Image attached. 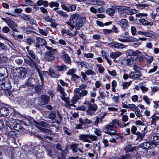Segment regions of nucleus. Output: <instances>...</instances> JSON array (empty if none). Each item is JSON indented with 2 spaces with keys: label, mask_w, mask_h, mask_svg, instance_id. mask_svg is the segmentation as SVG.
Listing matches in <instances>:
<instances>
[{
  "label": "nucleus",
  "mask_w": 159,
  "mask_h": 159,
  "mask_svg": "<svg viewBox=\"0 0 159 159\" xmlns=\"http://www.w3.org/2000/svg\"><path fill=\"white\" fill-rule=\"evenodd\" d=\"M45 48L48 51L45 52L44 53V59L47 61H52L54 60L55 56L57 52V50L55 49H52V47L46 45Z\"/></svg>",
  "instance_id": "obj_1"
},
{
  "label": "nucleus",
  "mask_w": 159,
  "mask_h": 159,
  "mask_svg": "<svg viewBox=\"0 0 159 159\" xmlns=\"http://www.w3.org/2000/svg\"><path fill=\"white\" fill-rule=\"evenodd\" d=\"M84 104L87 105V109L86 110V113L87 115L91 116L93 115L97 110L98 106L95 103L92 104L88 101L85 100Z\"/></svg>",
  "instance_id": "obj_2"
},
{
  "label": "nucleus",
  "mask_w": 159,
  "mask_h": 159,
  "mask_svg": "<svg viewBox=\"0 0 159 159\" xmlns=\"http://www.w3.org/2000/svg\"><path fill=\"white\" fill-rule=\"evenodd\" d=\"M117 120L115 119L113 120L112 123L106 125L104 129V132L110 135H118L116 133V130L114 129V126L117 124Z\"/></svg>",
  "instance_id": "obj_3"
},
{
  "label": "nucleus",
  "mask_w": 159,
  "mask_h": 159,
  "mask_svg": "<svg viewBox=\"0 0 159 159\" xmlns=\"http://www.w3.org/2000/svg\"><path fill=\"white\" fill-rule=\"evenodd\" d=\"M35 125L40 131L44 133L48 134L52 133V131L50 129L43 128L41 127H46L48 128L49 127L48 124L43 121H41L40 122L36 121L35 122Z\"/></svg>",
  "instance_id": "obj_4"
},
{
  "label": "nucleus",
  "mask_w": 159,
  "mask_h": 159,
  "mask_svg": "<svg viewBox=\"0 0 159 159\" xmlns=\"http://www.w3.org/2000/svg\"><path fill=\"white\" fill-rule=\"evenodd\" d=\"M79 137L80 140L89 143H91V141L89 139L92 141H96L98 139L97 136L89 134H80L79 135Z\"/></svg>",
  "instance_id": "obj_5"
},
{
  "label": "nucleus",
  "mask_w": 159,
  "mask_h": 159,
  "mask_svg": "<svg viewBox=\"0 0 159 159\" xmlns=\"http://www.w3.org/2000/svg\"><path fill=\"white\" fill-rule=\"evenodd\" d=\"M11 87V84L8 81L0 84L1 89L4 90L5 93L7 95H10L11 94V92L10 90Z\"/></svg>",
  "instance_id": "obj_6"
},
{
  "label": "nucleus",
  "mask_w": 159,
  "mask_h": 159,
  "mask_svg": "<svg viewBox=\"0 0 159 159\" xmlns=\"http://www.w3.org/2000/svg\"><path fill=\"white\" fill-rule=\"evenodd\" d=\"M79 14L78 13H75L72 14L70 19V21L69 22H66V23L70 26V30H71L74 29L75 27V25H72V24H74L76 22L77 20H79L80 18Z\"/></svg>",
  "instance_id": "obj_7"
},
{
  "label": "nucleus",
  "mask_w": 159,
  "mask_h": 159,
  "mask_svg": "<svg viewBox=\"0 0 159 159\" xmlns=\"http://www.w3.org/2000/svg\"><path fill=\"white\" fill-rule=\"evenodd\" d=\"M2 19L6 23L8 26L12 29L13 31L16 32H18L17 29L16 28L17 27V25L13 20L8 17L6 18H2Z\"/></svg>",
  "instance_id": "obj_8"
},
{
  "label": "nucleus",
  "mask_w": 159,
  "mask_h": 159,
  "mask_svg": "<svg viewBox=\"0 0 159 159\" xmlns=\"http://www.w3.org/2000/svg\"><path fill=\"white\" fill-rule=\"evenodd\" d=\"M70 149L72 150V152L76 154L82 155L84 152L83 150H82V148H79V144L78 143H72L70 146Z\"/></svg>",
  "instance_id": "obj_9"
},
{
  "label": "nucleus",
  "mask_w": 159,
  "mask_h": 159,
  "mask_svg": "<svg viewBox=\"0 0 159 159\" xmlns=\"http://www.w3.org/2000/svg\"><path fill=\"white\" fill-rule=\"evenodd\" d=\"M14 73L18 77L22 78L24 77L26 74L27 70L24 67L17 68L15 69Z\"/></svg>",
  "instance_id": "obj_10"
},
{
  "label": "nucleus",
  "mask_w": 159,
  "mask_h": 159,
  "mask_svg": "<svg viewBox=\"0 0 159 159\" xmlns=\"http://www.w3.org/2000/svg\"><path fill=\"white\" fill-rule=\"evenodd\" d=\"M57 90L60 93V97L61 99L63 101H66L68 98V97H66L67 94L64 91V88L61 87L60 84H58Z\"/></svg>",
  "instance_id": "obj_11"
},
{
  "label": "nucleus",
  "mask_w": 159,
  "mask_h": 159,
  "mask_svg": "<svg viewBox=\"0 0 159 159\" xmlns=\"http://www.w3.org/2000/svg\"><path fill=\"white\" fill-rule=\"evenodd\" d=\"M86 21V19L85 17H82L80 18L77 22H76L75 24V28L77 30H79L81 28Z\"/></svg>",
  "instance_id": "obj_12"
},
{
  "label": "nucleus",
  "mask_w": 159,
  "mask_h": 159,
  "mask_svg": "<svg viewBox=\"0 0 159 159\" xmlns=\"http://www.w3.org/2000/svg\"><path fill=\"white\" fill-rule=\"evenodd\" d=\"M50 98L45 95L41 96L39 99V102L41 105H46L48 103Z\"/></svg>",
  "instance_id": "obj_13"
},
{
  "label": "nucleus",
  "mask_w": 159,
  "mask_h": 159,
  "mask_svg": "<svg viewBox=\"0 0 159 159\" xmlns=\"http://www.w3.org/2000/svg\"><path fill=\"white\" fill-rule=\"evenodd\" d=\"M28 58L25 59V61L26 63L32 68H34L35 66L36 63L35 61L31 59L29 56H28Z\"/></svg>",
  "instance_id": "obj_14"
},
{
  "label": "nucleus",
  "mask_w": 159,
  "mask_h": 159,
  "mask_svg": "<svg viewBox=\"0 0 159 159\" xmlns=\"http://www.w3.org/2000/svg\"><path fill=\"white\" fill-rule=\"evenodd\" d=\"M155 143L153 141L145 142L143 143V146L145 149H148L149 148H154L156 147Z\"/></svg>",
  "instance_id": "obj_15"
},
{
  "label": "nucleus",
  "mask_w": 159,
  "mask_h": 159,
  "mask_svg": "<svg viewBox=\"0 0 159 159\" xmlns=\"http://www.w3.org/2000/svg\"><path fill=\"white\" fill-rule=\"evenodd\" d=\"M142 74L140 72H131L129 73V78L131 79H137L141 76Z\"/></svg>",
  "instance_id": "obj_16"
},
{
  "label": "nucleus",
  "mask_w": 159,
  "mask_h": 159,
  "mask_svg": "<svg viewBox=\"0 0 159 159\" xmlns=\"http://www.w3.org/2000/svg\"><path fill=\"white\" fill-rule=\"evenodd\" d=\"M7 68L4 67L0 68V80L4 79V76L7 74Z\"/></svg>",
  "instance_id": "obj_17"
},
{
  "label": "nucleus",
  "mask_w": 159,
  "mask_h": 159,
  "mask_svg": "<svg viewBox=\"0 0 159 159\" xmlns=\"http://www.w3.org/2000/svg\"><path fill=\"white\" fill-rule=\"evenodd\" d=\"M128 21L126 19H122L119 21V25L121 28L123 30H125L128 26Z\"/></svg>",
  "instance_id": "obj_18"
},
{
  "label": "nucleus",
  "mask_w": 159,
  "mask_h": 159,
  "mask_svg": "<svg viewBox=\"0 0 159 159\" xmlns=\"http://www.w3.org/2000/svg\"><path fill=\"white\" fill-rule=\"evenodd\" d=\"M9 113V109L6 107H3L0 109V117L2 116H6Z\"/></svg>",
  "instance_id": "obj_19"
},
{
  "label": "nucleus",
  "mask_w": 159,
  "mask_h": 159,
  "mask_svg": "<svg viewBox=\"0 0 159 159\" xmlns=\"http://www.w3.org/2000/svg\"><path fill=\"white\" fill-rule=\"evenodd\" d=\"M122 63L125 65H127L129 66L132 65L134 63V59L133 57L124 59L122 61Z\"/></svg>",
  "instance_id": "obj_20"
},
{
  "label": "nucleus",
  "mask_w": 159,
  "mask_h": 159,
  "mask_svg": "<svg viewBox=\"0 0 159 159\" xmlns=\"http://www.w3.org/2000/svg\"><path fill=\"white\" fill-rule=\"evenodd\" d=\"M75 94L74 95L72 98L70 102L73 104H75L79 100L81 99V98L80 96L77 93H75Z\"/></svg>",
  "instance_id": "obj_21"
},
{
  "label": "nucleus",
  "mask_w": 159,
  "mask_h": 159,
  "mask_svg": "<svg viewBox=\"0 0 159 159\" xmlns=\"http://www.w3.org/2000/svg\"><path fill=\"white\" fill-rule=\"evenodd\" d=\"M34 67L35 68L36 70L39 73V75L40 78L41 82V86L42 87L44 84V81L42 73L40 71V69L38 66H37L36 65H35V66H34Z\"/></svg>",
  "instance_id": "obj_22"
},
{
  "label": "nucleus",
  "mask_w": 159,
  "mask_h": 159,
  "mask_svg": "<svg viewBox=\"0 0 159 159\" xmlns=\"http://www.w3.org/2000/svg\"><path fill=\"white\" fill-rule=\"evenodd\" d=\"M112 46L115 48L118 49L124 48L125 47V45L124 44L121 43H118L116 42L113 43Z\"/></svg>",
  "instance_id": "obj_23"
},
{
  "label": "nucleus",
  "mask_w": 159,
  "mask_h": 159,
  "mask_svg": "<svg viewBox=\"0 0 159 159\" xmlns=\"http://www.w3.org/2000/svg\"><path fill=\"white\" fill-rule=\"evenodd\" d=\"M49 73L50 76L51 78H57L59 76V75L54 71L52 69H50L49 70Z\"/></svg>",
  "instance_id": "obj_24"
},
{
  "label": "nucleus",
  "mask_w": 159,
  "mask_h": 159,
  "mask_svg": "<svg viewBox=\"0 0 159 159\" xmlns=\"http://www.w3.org/2000/svg\"><path fill=\"white\" fill-rule=\"evenodd\" d=\"M57 70L58 71H61L65 70L67 68V66L65 64H61L60 65L56 66Z\"/></svg>",
  "instance_id": "obj_25"
},
{
  "label": "nucleus",
  "mask_w": 159,
  "mask_h": 159,
  "mask_svg": "<svg viewBox=\"0 0 159 159\" xmlns=\"http://www.w3.org/2000/svg\"><path fill=\"white\" fill-rule=\"evenodd\" d=\"M139 22L143 25H152L153 23L152 22H149L148 21L143 19H140L139 20Z\"/></svg>",
  "instance_id": "obj_26"
},
{
  "label": "nucleus",
  "mask_w": 159,
  "mask_h": 159,
  "mask_svg": "<svg viewBox=\"0 0 159 159\" xmlns=\"http://www.w3.org/2000/svg\"><path fill=\"white\" fill-rule=\"evenodd\" d=\"M28 53L30 57L34 59L36 62L38 63L39 62V60L37 57L36 56L35 53L32 50L28 51Z\"/></svg>",
  "instance_id": "obj_27"
},
{
  "label": "nucleus",
  "mask_w": 159,
  "mask_h": 159,
  "mask_svg": "<svg viewBox=\"0 0 159 159\" xmlns=\"http://www.w3.org/2000/svg\"><path fill=\"white\" fill-rule=\"evenodd\" d=\"M77 93L80 96L81 98V99L83 98L84 96L87 95L88 94V91L86 89H82L80 90L79 93Z\"/></svg>",
  "instance_id": "obj_28"
},
{
  "label": "nucleus",
  "mask_w": 159,
  "mask_h": 159,
  "mask_svg": "<svg viewBox=\"0 0 159 159\" xmlns=\"http://www.w3.org/2000/svg\"><path fill=\"white\" fill-rule=\"evenodd\" d=\"M135 134L137 136L136 140L139 141L143 140V138L145 135L144 133H141L139 131L136 132Z\"/></svg>",
  "instance_id": "obj_29"
},
{
  "label": "nucleus",
  "mask_w": 159,
  "mask_h": 159,
  "mask_svg": "<svg viewBox=\"0 0 159 159\" xmlns=\"http://www.w3.org/2000/svg\"><path fill=\"white\" fill-rule=\"evenodd\" d=\"M36 41L41 46L45 45L46 44V42L45 40L41 38L37 37L36 38Z\"/></svg>",
  "instance_id": "obj_30"
},
{
  "label": "nucleus",
  "mask_w": 159,
  "mask_h": 159,
  "mask_svg": "<svg viewBox=\"0 0 159 159\" xmlns=\"http://www.w3.org/2000/svg\"><path fill=\"white\" fill-rule=\"evenodd\" d=\"M151 125H155L157 121H158L159 120V117L155 115H153L151 117Z\"/></svg>",
  "instance_id": "obj_31"
},
{
  "label": "nucleus",
  "mask_w": 159,
  "mask_h": 159,
  "mask_svg": "<svg viewBox=\"0 0 159 159\" xmlns=\"http://www.w3.org/2000/svg\"><path fill=\"white\" fill-rule=\"evenodd\" d=\"M63 58L66 63L70 64L71 61L69 56L67 54H64L63 55Z\"/></svg>",
  "instance_id": "obj_32"
},
{
  "label": "nucleus",
  "mask_w": 159,
  "mask_h": 159,
  "mask_svg": "<svg viewBox=\"0 0 159 159\" xmlns=\"http://www.w3.org/2000/svg\"><path fill=\"white\" fill-rule=\"evenodd\" d=\"M122 54V52H111L110 54L111 57L112 58H116L118 57Z\"/></svg>",
  "instance_id": "obj_33"
},
{
  "label": "nucleus",
  "mask_w": 159,
  "mask_h": 159,
  "mask_svg": "<svg viewBox=\"0 0 159 159\" xmlns=\"http://www.w3.org/2000/svg\"><path fill=\"white\" fill-rule=\"evenodd\" d=\"M91 2L92 4L94 5L101 6L104 4V2L101 1L100 0H92Z\"/></svg>",
  "instance_id": "obj_34"
},
{
  "label": "nucleus",
  "mask_w": 159,
  "mask_h": 159,
  "mask_svg": "<svg viewBox=\"0 0 159 159\" xmlns=\"http://www.w3.org/2000/svg\"><path fill=\"white\" fill-rule=\"evenodd\" d=\"M125 38L126 42H131L139 41L138 39L132 36L127 37Z\"/></svg>",
  "instance_id": "obj_35"
},
{
  "label": "nucleus",
  "mask_w": 159,
  "mask_h": 159,
  "mask_svg": "<svg viewBox=\"0 0 159 159\" xmlns=\"http://www.w3.org/2000/svg\"><path fill=\"white\" fill-rule=\"evenodd\" d=\"M87 87V85L85 84H81L79 86V88H75L74 90V93H79L81 90L84 89Z\"/></svg>",
  "instance_id": "obj_36"
},
{
  "label": "nucleus",
  "mask_w": 159,
  "mask_h": 159,
  "mask_svg": "<svg viewBox=\"0 0 159 159\" xmlns=\"http://www.w3.org/2000/svg\"><path fill=\"white\" fill-rule=\"evenodd\" d=\"M35 83V79L33 78H30L26 83L27 85L30 86H33L34 85Z\"/></svg>",
  "instance_id": "obj_37"
},
{
  "label": "nucleus",
  "mask_w": 159,
  "mask_h": 159,
  "mask_svg": "<svg viewBox=\"0 0 159 159\" xmlns=\"http://www.w3.org/2000/svg\"><path fill=\"white\" fill-rule=\"evenodd\" d=\"M96 66L98 68V72L101 74H102L105 70V68L101 64H97Z\"/></svg>",
  "instance_id": "obj_38"
},
{
  "label": "nucleus",
  "mask_w": 159,
  "mask_h": 159,
  "mask_svg": "<svg viewBox=\"0 0 159 159\" xmlns=\"http://www.w3.org/2000/svg\"><path fill=\"white\" fill-rule=\"evenodd\" d=\"M81 123L84 124V126H85L86 124H89L91 123L92 121L88 119H82L81 118Z\"/></svg>",
  "instance_id": "obj_39"
},
{
  "label": "nucleus",
  "mask_w": 159,
  "mask_h": 159,
  "mask_svg": "<svg viewBox=\"0 0 159 159\" xmlns=\"http://www.w3.org/2000/svg\"><path fill=\"white\" fill-rule=\"evenodd\" d=\"M70 99L69 97H68L67 101H64L66 103L65 104V107L67 108H70L71 106H74V105L71 103L70 101Z\"/></svg>",
  "instance_id": "obj_40"
},
{
  "label": "nucleus",
  "mask_w": 159,
  "mask_h": 159,
  "mask_svg": "<svg viewBox=\"0 0 159 159\" xmlns=\"http://www.w3.org/2000/svg\"><path fill=\"white\" fill-rule=\"evenodd\" d=\"M115 12V10L111 8H108L106 11L107 13L110 16H113Z\"/></svg>",
  "instance_id": "obj_41"
},
{
  "label": "nucleus",
  "mask_w": 159,
  "mask_h": 159,
  "mask_svg": "<svg viewBox=\"0 0 159 159\" xmlns=\"http://www.w3.org/2000/svg\"><path fill=\"white\" fill-rule=\"evenodd\" d=\"M79 121L80 122V123L76 125L75 127V128L76 129H84V127H83V125H84V124L81 122V118H80L79 119Z\"/></svg>",
  "instance_id": "obj_42"
},
{
  "label": "nucleus",
  "mask_w": 159,
  "mask_h": 159,
  "mask_svg": "<svg viewBox=\"0 0 159 159\" xmlns=\"http://www.w3.org/2000/svg\"><path fill=\"white\" fill-rule=\"evenodd\" d=\"M49 5L50 7L52 8L54 7H59V5L57 2H51L49 3Z\"/></svg>",
  "instance_id": "obj_43"
},
{
  "label": "nucleus",
  "mask_w": 159,
  "mask_h": 159,
  "mask_svg": "<svg viewBox=\"0 0 159 159\" xmlns=\"http://www.w3.org/2000/svg\"><path fill=\"white\" fill-rule=\"evenodd\" d=\"M131 145L130 144H129L125 148V150L127 152H132L135 149L134 147H131Z\"/></svg>",
  "instance_id": "obj_44"
},
{
  "label": "nucleus",
  "mask_w": 159,
  "mask_h": 159,
  "mask_svg": "<svg viewBox=\"0 0 159 159\" xmlns=\"http://www.w3.org/2000/svg\"><path fill=\"white\" fill-rule=\"evenodd\" d=\"M131 81H129V82H122V87L123 89H126L131 84Z\"/></svg>",
  "instance_id": "obj_45"
},
{
  "label": "nucleus",
  "mask_w": 159,
  "mask_h": 159,
  "mask_svg": "<svg viewBox=\"0 0 159 159\" xmlns=\"http://www.w3.org/2000/svg\"><path fill=\"white\" fill-rule=\"evenodd\" d=\"M79 64L81 65L82 67H83L84 66H85V67L87 69H92L93 68V66H91L89 67H86L89 65V64L86 62H84L82 61L79 62Z\"/></svg>",
  "instance_id": "obj_46"
},
{
  "label": "nucleus",
  "mask_w": 159,
  "mask_h": 159,
  "mask_svg": "<svg viewBox=\"0 0 159 159\" xmlns=\"http://www.w3.org/2000/svg\"><path fill=\"white\" fill-rule=\"evenodd\" d=\"M48 151V155L52 157H56V155L55 154V152H53L52 151L50 150H47Z\"/></svg>",
  "instance_id": "obj_47"
},
{
  "label": "nucleus",
  "mask_w": 159,
  "mask_h": 159,
  "mask_svg": "<svg viewBox=\"0 0 159 159\" xmlns=\"http://www.w3.org/2000/svg\"><path fill=\"white\" fill-rule=\"evenodd\" d=\"M57 12L60 16L64 17L68 16V15H67L66 12H63L62 11L58 10L57 11Z\"/></svg>",
  "instance_id": "obj_48"
},
{
  "label": "nucleus",
  "mask_w": 159,
  "mask_h": 159,
  "mask_svg": "<svg viewBox=\"0 0 159 159\" xmlns=\"http://www.w3.org/2000/svg\"><path fill=\"white\" fill-rule=\"evenodd\" d=\"M137 7L140 9H143L146 7H148L149 6V5L147 4H139L137 5Z\"/></svg>",
  "instance_id": "obj_49"
},
{
  "label": "nucleus",
  "mask_w": 159,
  "mask_h": 159,
  "mask_svg": "<svg viewBox=\"0 0 159 159\" xmlns=\"http://www.w3.org/2000/svg\"><path fill=\"white\" fill-rule=\"evenodd\" d=\"M134 113L136 116L138 117H140L141 116V113L140 111V109L139 108H137L134 111Z\"/></svg>",
  "instance_id": "obj_50"
},
{
  "label": "nucleus",
  "mask_w": 159,
  "mask_h": 159,
  "mask_svg": "<svg viewBox=\"0 0 159 159\" xmlns=\"http://www.w3.org/2000/svg\"><path fill=\"white\" fill-rule=\"evenodd\" d=\"M138 108V107L134 104H129V108L132 111H134Z\"/></svg>",
  "instance_id": "obj_51"
},
{
  "label": "nucleus",
  "mask_w": 159,
  "mask_h": 159,
  "mask_svg": "<svg viewBox=\"0 0 159 159\" xmlns=\"http://www.w3.org/2000/svg\"><path fill=\"white\" fill-rule=\"evenodd\" d=\"M21 18L24 20L26 21H30V18L29 16L26 14H23L21 16Z\"/></svg>",
  "instance_id": "obj_52"
},
{
  "label": "nucleus",
  "mask_w": 159,
  "mask_h": 159,
  "mask_svg": "<svg viewBox=\"0 0 159 159\" xmlns=\"http://www.w3.org/2000/svg\"><path fill=\"white\" fill-rule=\"evenodd\" d=\"M130 7L126 6H119V10L123 11L129 9Z\"/></svg>",
  "instance_id": "obj_53"
},
{
  "label": "nucleus",
  "mask_w": 159,
  "mask_h": 159,
  "mask_svg": "<svg viewBox=\"0 0 159 159\" xmlns=\"http://www.w3.org/2000/svg\"><path fill=\"white\" fill-rule=\"evenodd\" d=\"M80 78V77L79 76L75 74L73 75L71 78V80L75 82H77Z\"/></svg>",
  "instance_id": "obj_54"
},
{
  "label": "nucleus",
  "mask_w": 159,
  "mask_h": 159,
  "mask_svg": "<svg viewBox=\"0 0 159 159\" xmlns=\"http://www.w3.org/2000/svg\"><path fill=\"white\" fill-rule=\"evenodd\" d=\"M76 8V6L72 4L68 6V11H74Z\"/></svg>",
  "instance_id": "obj_55"
},
{
  "label": "nucleus",
  "mask_w": 159,
  "mask_h": 159,
  "mask_svg": "<svg viewBox=\"0 0 159 159\" xmlns=\"http://www.w3.org/2000/svg\"><path fill=\"white\" fill-rule=\"evenodd\" d=\"M130 31L132 34L133 36H134L136 34L137 32V30L135 27L133 26H131L130 27Z\"/></svg>",
  "instance_id": "obj_56"
},
{
  "label": "nucleus",
  "mask_w": 159,
  "mask_h": 159,
  "mask_svg": "<svg viewBox=\"0 0 159 159\" xmlns=\"http://www.w3.org/2000/svg\"><path fill=\"white\" fill-rule=\"evenodd\" d=\"M75 72V70L74 69L69 70L66 73L67 75L72 76L75 74L74 73Z\"/></svg>",
  "instance_id": "obj_57"
},
{
  "label": "nucleus",
  "mask_w": 159,
  "mask_h": 159,
  "mask_svg": "<svg viewBox=\"0 0 159 159\" xmlns=\"http://www.w3.org/2000/svg\"><path fill=\"white\" fill-rule=\"evenodd\" d=\"M143 99L145 102L148 105L150 104V99L146 95H144L143 97Z\"/></svg>",
  "instance_id": "obj_58"
},
{
  "label": "nucleus",
  "mask_w": 159,
  "mask_h": 159,
  "mask_svg": "<svg viewBox=\"0 0 159 159\" xmlns=\"http://www.w3.org/2000/svg\"><path fill=\"white\" fill-rule=\"evenodd\" d=\"M117 124L118 125L119 127L120 128H123L124 127H125L126 126L128 125L129 124V122H128L127 123H122V124H121L119 123V121H117Z\"/></svg>",
  "instance_id": "obj_59"
},
{
  "label": "nucleus",
  "mask_w": 159,
  "mask_h": 159,
  "mask_svg": "<svg viewBox=\"0 0 159 159\" xmlns=\"http://www.w3.org/2000/svg\"><path fill=\"white\" fill-rule=\"evenodd\" d=\"M127 54L129 56H135V52L131 50H129L127 51Z\"/></svg>",
  "instance_id": "obj_60"
},
{
  "label": "nucleus",
  "mask_w": 159,
  "mask_h": 159,
  "mask_svg": "<svg viewBox=\"0 0 159 159\" xmlns=\"http://www.w3.org/2000/svg\"><path fill=\"white\" fill-rule=\"evenodd\" d=\"M26 42L28 45H30L33 43V42L31 38L28 37L26 39Z\"/></svg>",
  "instance_id": "obj_61"
},
{
  "label": "nucleus",
  "mask_w": 159,
  "mask_h": 159,
  "mask_svg": "<svg viewBox=\"0 0 159 159\" xmlns=\"http://www.w3.org/2000/svg\"><path fill=\"white\" fill-rule=\"evenodd\" d=\"M84 56L87 58H92L93 57L94 54L92 53H84Z\"/></svg>",
  "instance_id": "obj_62"
},
{
  "label": "nucleus",
  "mask_w": 159,
  "mask_h": 159,
  "mask_svg": "<svg viewBox=\"0 0 159 159\" xmlns=\"http://www.w3.org/2000/svg\"><path fill=\"white\" fill-rule=\"evenodd\" d=\"M34 90L35 92L39 93L41 92L42 89L40 86L36 85L34 87Z\"/></svg>",
  "instance_id": "obj_63"
},
{
  "label": "nucleus",
  "mask_w": 159,
  "mask_h": 159,
  "mask_svg": "<svg viewBox=\"0 0 159 159\" xmlns=\"http://www.w3.org/2000/svg\"><path fill=\"white\" fill-rule=\"evenodd\" d=\"M103 33L105 34H108L112 32L113 31L111 30L104 29L103 30Z\"/></svg>",
  "instance_id": "obj_64"
}]
</instances>
